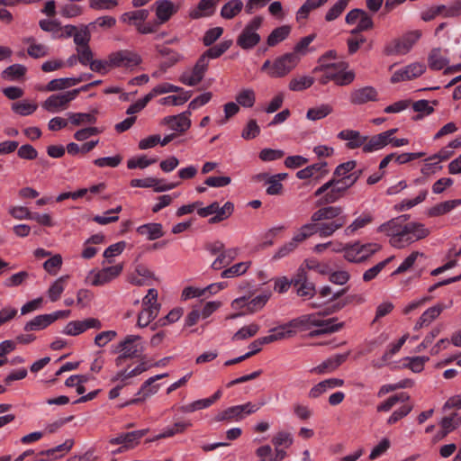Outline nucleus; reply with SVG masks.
<instances>
[{
    "label": "nucleus",
    "instance_id": "1",
    "mask_svg": "<svg viewBox=\"0 0 461 461\" xmlns=\"http://www.w3.org/2000/svg\"><path fill=\"white\" fill-rule=\"evenodd\" d=\"M348 216L343 213L341 206H322L311 216V222L305 223L294 233V237L299 244L314 234L326 238L332 236L343 228Z\"/></svg>",
    "mask_w": 461,
    "mask_h": 461
},
{
    "label": "nucleus",
    "instance_id": "2",
    "mask_svg": "<svg viewBox=\"0 0 461 461\" xmlns=\"http://www.w3.org/2000/svg\"><path fill=\"white\" fill-rule=\"evenodd\" d=\"M410 215L403 214L393 218L377 228L378 232L384 233L389 238L391 246L403 249L411 243L429 236V230L424 224L408 221Z\"/></svg>",
    "mask_w": 461,
    "mask_h": 461
},
{
    "label": "nucleus",
    "instance_id": "3",
    "mask_svg": "<svg viewBox=\"0 0 461 461\" xmlns=\"http://www.w3.org/2000/svg\"><path fill=\"white\" fill-rule=\"evenodd\" d=\"M328 313L327 312H318L303 314L290 321V325L297 326L304 330L312 327L317 328L310 333L312 337L333 333L341 330L344 327V322H337V318L324 319L323 317Z\"/></svg>",
    "mask_w": 461,
    "mask_h": 461
},
{
    "label": "nucleus",
    "instance_id": "4",
    "mask_svg": "<svg viewBox=\"0 0 461 461\" xmlns=\"http://www.w3.org/2000/svg\"><path fill=\"white\" fill-rule=\"evenodd\" d=\"M145 350L142 338L139 335H127L116 346L113 352L118 354L115 359L116 366H121L126 359L140 358Z\"/></svg>",
    "mask_w": 461,
    "mask_h": 461
},
{
    "label": "nucleus",
    "instance_id": "5",
    "mask_svg": "<svg viewBox=\"0 0 461 461\" xmlns=\"http://www.w3.org/2000/svg\"><path fill=\"white\" fill-rule=\"evenodd\" d=\"M300 57L295 53H285L273 62L266 60L261 67V71L266 72L270 77H284L298 65Z\"/></svg>",
    "mask_w": 461,
    "mask_h": 461
},
{
    "label": "nucleus",
    "instance_id": "6",
    "mask_svg": "<svg viewBox=\"0 0 461 461\" xmlns=\"http://www.w3.org/2000/svg\"><path fill=\"white\" fill-rule=\"evenodd\" d=\"M382 249V246L376 242L362 244L357 241L346 244L342 249L346 260L351 263H362L369 259L373 255Z\"/></svg>",
    "mask_w": 461,
    "mask_h": 461
},
{
    "label": "nucleus",
    "instance_id": "7",
    "mask_svg": "<svg viewBox=\"0 0 461 461\" xmlns=\"http://www.w3.org/2000/svg\"><path fill=\"white\" fill-rule=\"evenodd\" d=\"M262 23L263 18L261 16L253 17L239 34L236 40L237 45L245 50L254 49L261 41L258 30Z\"/></svg>",
    "mask_w": 461,
    "mask_h": 461
},
{
    "label": "nucleus",
    "instance_id": "8",
    "mask_svg": "<svg viewBox=\"0 0 461 461\" xmlns=\"http://www.w3.org/2000/svg\"><path fill=\"white\" fill-rule=\"evenodd\" d=\"M420 36L421 32L418 30L407 32L387 44L384 52L386 55H405L412 49Z\"/></svg>",
    "mask_w": 461,
    "mask_h": 461
},
{
    "label": "nucleus",
    "instance_id": "9",
    "mask_svg": "<svg viewBox=\"0 0 461 461\" xmlns=\"http://www.w3.org/2000/svg\"><path fill=\"white\" fill-rule=\"evenodd\" d=\"M122 264H117L101 270H91L86 277V282L94 286L104 285L116 278L122 273Z\"/></svg>",
    "mask_w": 461,
    "mask_h": 461
},
{
    "label": "nucleus",
    "instance_id": "10",
    "mask_svg": "<svg viewBox=\"0 0 461 461\" xmlns=\"http://www.w3.org/2000/svg\"><path fill=\"white\" fill-rule=\"evenodd\" d=\"M76 97L77 91L51 95L42 103V108L51 113H59L66 110Z\"/></svg>",
    "mask_w": 461,
    "mask_h": 461
},
{
    "label": "nucleus",
    "instance_id": "11",
    "mask_svg": "<svg viewBox=\"0 0 461 461\" xmlns=\"http://www.w3.org/2000/svg\"><path fill=\"white\" fill-rule=\"evenodd\" d=\"M110 62L113 68H133L142 62V59L135 51L122 50L110 54Z\"/></svg>",
    "mask_w": 461,
    "mask_h": 461
},
{
    "label": "nucleus",
    "instance_id": "12",
    "mask_svg": "<svg viewBox=\"0 0 461 461\" xmlns=\"http://www.w3.org/2000/svg\"><path fill=\"white\" fill-rule=\"evenodd\" d=\"M69 313V311H57L52 313L37 315L32 320L26 322L23 330L25 331L44 330L58 319L68 317Z\"/></svg>",
    "mask_w": 461,
    "mask_h": 461
},
{
    "label": "nucleus",
    "instance_id": "13",
    "mask_svg": "<svg viewBox=\"0 0 461 461\" xmlns=\"http://www.w3.org/2000/svg\"><path fill=\"white\" fill-rule=\"evenodd\" d=\"M208 70L203 59H198L194 67L185 69L179 77V81L188 86H197L204 77Z\"/></svg>",
    "mask_w": 461,
    "mask_h": 461
},
{
    "label": "nucleus",
    "instance_id": "14",
    "mask_svg": "<svg viewBox=\"0 0 461 461\" xmlns=\"http://www.w3.org/2000/svg\"><path fill=\"white\" fill-rule=\"evenodd\" d=\"M426 71V66L420 62L411 63L398 70L391 77V83L396 84L402 81L412 80L420 77Z\"/></svg>",
    "mask_w": 461,
    "mask_h": 461
},
{
    "label": "nucleus",
    "instance_id": "15",
    "mask_svg": "<svg viewBox=\"0 0 461 461\" xmlns=\"http://www.w3.org/2000/svg\"><path fill=\"white\" fill-rule=\"evenodd\" d=\"M102 322L97 318H87L82 321H69L64 328L63 333L68 336H77L87 330H100Z\"/></svg>",
    "mask_w": 461,
    "mask_h": 461
},
{
    "label": "nucleus",
    "instance_id": "16",
    "mask_svg": "<svg viewBox=\"0 0 461 461\" xmlns=\"http://www.w3.org/2000/svg\"><path fill=\"white\" fill-rule=\"evenodd\" d=\"M348 63L340 61L332 64H318L312 70L313 73L322 72L323 74L318 79L322 86L327 85L330 81L336 80L338 69H347Z\"/></svg>",
    "mask_w": 461,
    "mask_h": 461
},
{
    "label": "nucleus",
    "instance_id": "17",
    "mask_svg": "<svg viewBox=\"0 0 461 461\" xmlns=\"http://www.w3.org/2000/svg\"><path fill=\"white\" fill-rule=\"evenodd\" d=\"M157 25L166 23L169 19L177 13L179 5L170 0H158L154 3Z\"/></svg>",
    "mask_w": 461,
    "mask_h": 461
},
{
    "label": "nucleus",
    "instance_id": "18",
    "mask_svg": "<svg viewBox=\"0 0 461 461\" xmlns=\"http://www.w3.org/2000/svg\"><path fill=\"white\" fill-rule=\"evenodd\" d=\"M377 100L378 92L371 86L354 89L349 95L350 103L355 105H362L368 102H375Z\"/></svg>",
    "mask_w": 461,
    "mask_h": 461
},
{
    "label": "nucleus",
    "instance_id": "19",
    "mask_svg": "<svg viewBox=\"0 0 461 461\" xmlns=\"http://www.w3.org/2000/svg\"><path fill=\"white\" fill-rule=\"evenodd\" d=\"M191 111H185L177 115L167 116L162 120V124L167 125L172 131L185 132L191 126Z\"/></svg>",
    "mask_w": 461,
    "mask_h": 461
},
{
    "label": "nucleus",
    "instance_id": "20",
    "mask_svg": "<svg viewBox=\"0 0 461 461\" xmlns=\"http://www.w3.org/2000/svg\"><path fill=\"white\" fill-rule=\"evenodd\" d=\"M348 356L349 352L331 356L319 366L312 368L310 372L318 375L331 373L335 371L340 365H342L348 359Z\"/></svg>",
    "mask_w": 461,
    "mask_h": 461
},
{
    "label": "nucleus",
    "instance_id": "21",
    "mask_svg": "<svg viewBox=\"0 0 461 461\" xmlns=\"http://www.w3.org/2000/svg\"><path fill=\"white\" fill-rule=\"evenodd\" d=\"M168 375L167 373L157 375L155 376L149 377L146 380L140 390L137 393V395H141L140 397H137L131 399L129 403H138L139 402L144 401L146 398L150 395L155 394L158 391V384H154V383L161 378L167 377Z\"/></svg>",
    "mask_w": 461,
    "mask_h": 461
},
{
    "label": "nucleus",
    "instance_id": "22",
    "mask_svg": "<svg viewBox=\"0 0 461 461\" xmlns=\"http://www.w3.org/2000/svg\"><path fill=\"white\" fill-rule=\"evenodd\" d=\"M147 429L134 430L127 433H122L109 440L112 445L122 444L125 448H132L136 446L140 439L145 436Z\"/></svg>",
    "mask_w": 461,
    "mask_h": 461
},
{
    "label": "nucleus",
    "instance_id": "23",
    "mask_svg": "<svg viewBox=\"0 0 461 461\" xmlns=\"http://www.w3.org/2000/svg\"><path fill=\"white\" fill-rule=\"evenodd\" d=\"M447 309L443 303H437L436 305L428 308L418 319L414 325V330H418L424 327L429 326L439 315Z\"/></svg>",
    "mask_w": 461,
    "mask_h": 461
},
{
    "label": "nucleus",
    "instance_id": "24",
    "mask_svg": "<svg viewBox=\"0 0 461 461\" xmlns=\"http://www.w3.org/2000/svg\"><path fill=\"white\" fill-rule=\"evenodd\" d=\"M447 54V50H441L440 48L431 50L428 57L429 68L432 70H441L445 68L449 63Z\"/></svg>",
    "mask_w": 461,
    "mask_h": 461
},
{
    "label": "nucleus",
    "instance_id": "25",
    "mask_svg": "<svg viewBox=\"0 0 461 461\" xmlns=\"http://www.w3.org/2000/svg\"><path fill=\"white\" fill-rule=\"evenodd\" d=\"M338 138L342 140H348L347 147L355 149L364 146L367 136H363L358 131L343 130L338 133Z\"/></svg>",
    "mask_w": 461,
    "mask_h": 461
},
{
    "label": "nucleus",
    "instance_id": "26",
    "mask_svg": "<svg viewBox=\"0 0 461 461\" xmlns=\"http://www.w3.org/2000/svg\"><path fill=\"white\" fill-rule=\"evenodd\" d=\"M344 384V380L339 378H329L320 382L311 388L309 391V397L312 399H316L320 397L321 394L326 393L330 389H333L336 387H340Z\"/></svg>",
    "mask_w": 461,
    "mask_h": 461
},
{
    "label": "nucleus",
    "instance_id": "27",
    "mask_svg": "<svg viewBox=\"0 0 461 461\" xmlns=\"http://www.w3.org/2000/svg\"><path fill=\"white\" fill-rule=\"evenodd\" d=\"M23 42L28 45L27 53L32 59H41L49 55V47L38 42L32 36L23 38Z\"/></svg>",
    "mask_w": 461,
    "mask_h": 461
},
{
    "label": "nucleus",
    "instance_id": "28",
    "mask_svg": "<svg viewBox=\"0 0 461 461\" xmlns=\"http://www.w3.org/2000/svg\"><path fill=\"white\" fill-rule=\"evenodd\" d=\"M219 2L220 0H200L196 8L192 10L189 15L193 19L211 16L214 14Z\"/></svg>",
    "mask_w": 461,
    "mask_h": 461
},
{
    "label": "nucleus",
    "instance_id": "29",
    "mask_svg": "<svg viewBox=\"0 0 461 461\" xmlns=\"http://www.w3.org/2000/svg\"><path fill=\"white\" fill-rule=\"evenodd\" d=\"M373 221V214L369 212H364L345 228L344 233L346 236H351L355 234L358 230L363 229L368 224L372 223Z\"/></svg>",
    "mask_w": 461,
    "mask_h": 461
},
{
    "label": "nucleus",
    "instance_id": "30",
    "mask_svg": "<svg viewBox=\"0 0 461 461\" xmlns=\"http://www.w3.org/2000/svg\"><path fill=\"white\" fill-rule=\"evenodd\" d=\"M149 14V10L139 9L122 14L120 20L123 23L133 25L137 28L140 23H143L148 19Z\"/></svg>",
    "mask_w": 461,
    "mask_h": 461
},
{
    "label": "nucleus",
    "instance_id": "31",
    "mask_svg": "<svg viewBox=\"0 0 461 461\" xmlns=\"http://www.w3.org/2000/svg\"><path fill=\"white\" fill-rule=\"evenodd\" d=\"M137 232L142 236H146L149 240H155L164 236L162 224L155 222L139 226Z\"/></svg>",
    "mask_w": 461,
    "mask_h": 461
},
{
    "label": "nucleus",
    "instance_id": "32",
    "mask_svg": "<svg viewBox=\"0 0 461 461\" xmlns=\"http://www.w3.org/2000/svg\"><path fill=\"white\" fill-rule=\"evenodd\" d=\"M232 44L231 40L223 41L221 43L211 47L207 50H205L199 59H203L204 63L209 67L210 59H217L221 57L225 51H227Z\"/></svg>",
    "mask_w": 461,
    "mask_h": 461
},
{
    "label": "nucleus",
    "instance_id": "33",
    "mask_svg": "<svg viewBox=\"0 0 461 461\" xmlns=\"http://www.w3.org/2000/svg\"><path fill=\"white\" fill-rule=\"evenodd\" d=\"M321 198L317 201L316 204L318 206L324 205V204H331L336 202H338L341 197L344 196L343 194V189L339 188V185L333 184L329 187V189L322 193L321 195H320Z\"/></svg>",
    "mask_w": 461,
    "mask_h": 461
},
{
    "label": "nucleus",
    "instance_id": "34",
    "mask_svg": "<svg viewBox=\"0 0 461 461\" xmlns=\"http://www.w3.org/2000/svg\"><path fill=\"white\" fill-rule=\"evenodd\" d=\"M158 52L162 57L165 58V59L160 64V68L163 72L183 59V56L180 53L167 47L160 48Z\"/></svg>",
    "mask_w": 461,
    "mask_h": 461
},
{
    "label": "nucleus",
    "instance_id": "35",
    "mask_svg": "<svg viewBox=\"0 0 461 461\" xmlns=\"http://www.w3.org/2000/svg\"><path fill=\"white\" fill-rule=\"evenodd\" d=\"M388 145L386 139H384L382 133H378L372 137L367 136V140L364 143L363 152L364 153H372L378 150H381L384 147Z\"/></svg>",
    "mask_w": 461,
    "mask_h": 461
},
{
    "label": "nucleus",
    "instance_id": "36",
    "mask_svg": "<svg viewBox=\"0 0 461 461\" xmlns=\"http://www.w3.org/2000/svg\"><path fill=\"white\" fill-rule=\"evenodd\" d=\"M238 255L237 249H223L212 264V268L219 270L228 266Z\"/></svg>",
    "mask_w": 461,
    "mask_h": 461
},
{
    "label": "nucleus",
    "instance_id": "37",
    "mask_svg": "<svg viewBox=\"0 0 461 461\" xmlns=\"http://www.w3.org/2000/svg\"><path fill=\"white\" fill-rule=\"evenodd\" d=\"M160 311V305H153L141 310L138 315L137 325L140 328L147 327L153 320L157 318Z\"/></svg>",
    "mask_w": 461,
    "mask_h": 461
},
{
    "label": "nucleus",
    "instance_id": "38",
    "mask_svg": "<svg viewBox=\"0 0 461 461\" xmlns=\"http://www.w3.org/2000/svg\"><path fill=\"white\" fill-rule=\"evenodd\" d=\"M149 366L145 362H140L138 366H136L132 370L127 371V370H122L119 371L114 377H113L112 381H119L121 383H128V380L130 378H132L134 376H137L146 370L149 369Z\"/></svg>",
    "mask_w": 461,
    "mask_h": 461
},
{
    "label": "nucleus",
    "instance_id": "39",
    "mask_svg": "<svg viewBox=\"0 0 461 461\" xmlns=\"http://www.w3.org/2000/svg\"><path fill=\"white\" fill-rule=\"evenodd\" d=\"M149 366L145 362H140L138 366H136L132 370L127 371V370H122L119 371L114 377H113L112 381H119L121 383H128V380L130 378H132L134 376H137L146 370L149 369Z\"/></svg>",
    "mask_w": 461,
    "mask_h": 461
},
{
    "label": "nucleus",
    "instance_id": "40",
    "mask_svg": "<svg viewBox=\"0 0 461 461\" xmlns=\"http://www.w3.org/2000/svg\"><path fill=\"white\" fill-rule=\"evenodd\" d=\"M73 446H74V440L72 438H68V439L65 440L64 443H62L55 447L41 451L40 453V455L47 456H53L54 459H57V458L64 456L67 453H68L71 450Z\"/></svg>",
    "mask_w": 461,
    "mask_h": 461
},
{
    "label": "nucleus",
    "instance_id": "41",
    "mask_svg": "<svg viewBox=\"0 0 461 461\" xmlns=\"http://www.w3.org/2000/svg\"><path fill=\"white\" fill-rule=\"evenodd\" d=\"M243 6L244 5L241 0H230L221 7V16L230 20L241 12Z\"/></svg>",
    "mask_w": 461,
    "mask_h": 461
},
{
    "label": "nucleus",
    "instance_id": "42",
    "mask_svg": "<svg viewBox=\"0 0 461 461\" xmlns=\"http://www.w3.org/2000/svg\"><path fill=\"white\" fill-rule=\"evenodd\" d=\"M461 204V199L448 200L439 203L429 209V214L430 216H439L449 212L456 206Z\"/></svg>",
    "mask_w": 461,
    "mask_h": 461
},
{
    "label": "nucleus",
    "instance_id": "43",
    "mask_svg": "<svg viewBox=\"0 0 461 461\" xmlns=\"http://www.w3.org/2000/svg\"><path fill=\"white\" fill-rule=\"evenodd\" d=\"M329 0H306L296 13V20L306 19L310 13L321 5H325Z\"/></svg>",
    "mask_w": 461,
    "mask_h": 461
},
{
    "label": "nucleus",
    "instance_id": "44",
    "mask_svg": "<svg viewBox=\"0 0 461 461\" xmlns=\"http://www.w3.org/2000/svg\"><path fill=\"white\" fill-rule=\"evenodd\" d=\"M291 32V28L288 25H283L274 29L267 39V43L270 47H274L279 42L285 40Z\"/></svg>",
    "mask_w": 461,
    "mask_h": 461
},
{
    "label": "nucleus",
    "instance_id": "45",
    "mask_svg": "<svg viewBox=\"0 0 461 461\" xmlns=\"http://www.w3.org/2000/svg\"><path fill=\"white\" fill-rule=\"evenodd\" d=\"M67 115L69 122L75 126L96 122V117L94 113H68Z\"/></svg>",
    "mask_w": 461,
    "mask_h": 461
},
{
    "label": "nucleus",
    "instance_id": "46",
    "mask_svg": "<svg viewBox=\"0 0 461 461\" xmlns=\"http://www.w3.org/2000/svg\"><path fill=\"white\" fill-rule=\"evenodd\" d=\"M237 104L244 108H251L256 102V92L252 88H243L236 95Z\"/></svg>",
    "mask_w": 461,
    "mask_h": 461
},
{
    "label": "nucleus",
    "instance_id": "47",
    "mask_svg": "<svg viewBox=\"0 0 461 461\" xmlns=\"http://www.w3.org/2000/svg\"><path fill=\"white\" fill-rule=\"evenodd\" d=\"M192 423L190 421H179L174 423L172 426L166 427L156 438H166L173 437L176 434L183 433L187 428H190Z\"/></svg>",
    "mask_w": 461,
    "mask_h": 461
},
{
    "label": "nucleus",
    "instance_id": "48",
    "mask_svg": "<svg viewBox=\"0 0 461 461\" xmlns=\"http://www.w3.org/2000/svg\"><path fill=\"white\" fill-rule=\"evenodd\" d=\"M333 112V108L329 104H322L320 106L310 108L307 111L306 118L310 121H318L325 118Z\"/></svg>",
    "mask_w": 461,
    "mask_h": 461
},
{
    "label": "nucleus",
    "instance_id": "49",
    "mask_svg": "<svg viewBox=\"0 0 461 461\" xmlns=\"http://www.w3.org/2000/svg\"><path fill=\"white\" fill-rule=\"evenodd\" d=\"M460 424L461 417L456 412L452 413L450 416L442 418L440 420V425L443 429L441 438L456 429Z\"/></svg>",
    "mask_w": 461,
    "mask_h": 461
},
{
    "label": "nucleus",
    "instance_id": "50",
    "mask_svg": "<svg viewBox=\"0 0 461 461\" xmlns=\"http://www.w3.org/2000/svg\"><path fill=\"white\" fill-rule=\"evenodd\" d=\"M68 276H63L56 279L48 290V296L51 302H56L59 299L61 294L65 289V285Z\"/></svg>",
    "mask_w": 461,
    "mask_h": 461
},
{
    "label": "nucleus",
    "instance_id": "51",
    "mask_svg": "<svg viewBox=\"0 0 461 461\" xmlns=\"http://www.w3.org/2000/svg\"><path fill=\"white\" fill-rule=\"evenodd\" d=\"M74 86H76L74 77L55 78L47 84L45 90L48 92L59 91Z\"/></svg>",
    "mask_w": 461,
    "mask_h": 461
},
{
    "label": "nucleus",
    "instance_id": "52",
    "mask_svg": "<svg viewBox=\"0 0 461 461\" xmlns=\"http://www.w3.org/2000/svg\"><path fill=\"white\" fill-rule=\"evenodd\" d=\"M234 211V205L230 202H226L223 206L218 203V209L214 212V216L209 219V223L214 224L228 219Z\"/></svg>",
    "mask_w": 461,
    "mask_h": 461
},
{
    "label": "nucleus",
    "instance_id": "53",
    "mask_svg": "<svg viewBox=\"0 0 461 461\" xmlns=\"http://www.w3.org/2000/svg\"><path fill=\"white\" fill-rule=\"evenodd\" d=\"M27 71L25 66L22 64H14L6 68L2 72V77L10 81H15L23 77Z\"/></svg>",
    "mask_w": 461,
    "mask_h": 461
},
{
    "label": "nucleus",
    "instance_id": "54",
    "mask_svg": "<svg viewBox=\"0 0 461 461\" xmlns=\"http://www.w3.org/2000/svg\"><path fill=\"white\" fill-rule=\"evenodd\" d=\"M243 416L241 415L240 405H235L229 407L221 412H219L215 416V420L223 421V420H241Z\"/></svg>",
    "mask_w": 461,
    "mask_h": 461
},
{
    "label": "nucleus",
    "instance_id": "55",
    "mask_svg": "<svg viewBox=\"0 0 461 461\" xmlns=\"http://www.w3.org/2000/svg\"><path fill=\"white\" fill-rule=\"evenodd\" d=\"M178 93H180L178 95H168L161 98L159 104L163 105H181L187 102L192 96L191 91H185L183 88L182 91Z\"/></svg>",
    "mask_w": 461,
    "mask_h": 461
},
{
    "label": "nucleus",
    "instance_id": "56",
    "mask_svg": "<svg viewBox=\"0 0 461 461\" xmlns=\"http://www.w3.org/2000/svg\"><path fill=\"white\" fill-rule=\"evenodd\" d=\"M428 195V190H421L419 194L413 199H404L400 203H397L394 208L396 211L402 212L409 210L417 204L422 203Z\"/></svg>",
    "mask_w": 461,
    "mask_h": 461
},
{
    "label": "nucleus",
    "instance_id": "57",
    "mask_svg": "<svg viewBox=\"0 0 461 461\" xmlns=\"http://www.w3.org/2000/svg\"><path fill=\"white\" fill-rule=\"evenodd\" d=\"M37 104L30 103L27 100L15 102L12 104V110L21 116L32 114L37 110Z\"/></svg>",
    "mask_w": 461,
    "mask_h": 461
},
{
    "label": "nucleus",
    "instance_id": "58",
    "mask_svg": "<svg viewBox=\"0 0 461 461\" xmlns=\"http://www.w3.org/2000/svg\"><path fill=\"white\" fill-rule=\"evenodd\" d=\"M271 296V292L266 291L257 295L253 299L248 302L247 309L249 312H255L261 310Z\"/></svg>",
    "mask_w": 461,
    "mask_h": 461
},
{
    "label": "nucleus",
    "instance_id": "59",
    "mask_svg": "<svg viewBox=\"0 0 461 461\" xmlns=\"http://www.w3.org/2000/svg\"><path fill=\"white\" fill-rule=\"evenodd\" d=\"M314 83V79L309 76H302L294 77L289 82V89L291 91H303L311 87Z\"/></svg>",
    "mask_w": 461,
    "mask_h": 461
},
{
    "label": "nucleus",
    "instance_id": "60",
    "mask_svg": "<svg viewBox=\"0 0 461 461\" xmlns=\"http://www.w3.org/2000/svg\"><path fill=\"white\" fill-rule=\"evenodd\" d=\"M259 330V325L257 323H250L247 326L240 328L237 332L232 336L233 341L244 340L249 338L254 337Z\"/></svg>",
    "mask_w": 461,
    "mask_h": 461
},
{
    "label": "nucleus",
    "instance_id": "61",
    "mask_svg": "<svg viewBox=\"0 0 461 461\" xmlns=\"http://www.w3.org/2000/svg\"><path fill=\"white\" fill-rule=\"evenodd\" d=\"M409 399H410V396L406 393H402L397 395H393V396L389 397L387 400H385L384 402L378 404L376 407V410L379 412H381V411L386 412V411H389L399 402H406Z\"/></svg>",
    "mask_w": 461,
    "mask_h": 461
},
{
    "label": "nucleus",
    "instance_id": "62",
    "mask_svg": "<svg viewBox=\"0 0 461 461\" xmlns=\"http://www.w3.org/2000/svg\"><path fill=\"white\" fill-rule=\"evenodd\" d=\"M293 328H297V326H291L289 321L286 324L270 330L273 341L293 337L295 333L294 330H293Z\"/></svg>",
    "mask_w": 461,
    "mask_h": 461
},
{
    "label": "nucleus",
    "instance_id": "63",
    "mask_svg": "<svg viewBox=\"0 0 461 461\" xmlns=\"http://www.w3.org/2000/svg\"><path fill=\"white\" fill-rule=\"evenodd\" d=\"M39 25L42 31L52 33L54 38H62L63 36L62 33H59L62 27L58 21L43 19L39 22Z\"/></svg>",
    "mask_w": 461,
    "mask_h": 461
},
{
    "label": "nucleus",
    "instance_id": "64",
    "mask_svg": "<svg viewBox=\"0 0 461 461\" xmlns=\"http://www.w3.org/2000/svg\"><path fill=\"white\" fill-rule=\"evenodd\" d=\"M271 442L274 447L288 448L293 445L294 438L291 433L282 430L273 436Z\"/></svg>",
    "mask_w": 461,
    "mask_h": 461
}]
</instances>
